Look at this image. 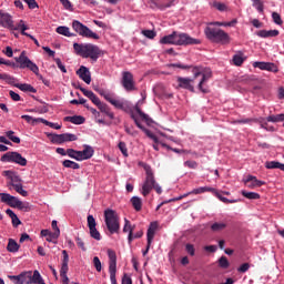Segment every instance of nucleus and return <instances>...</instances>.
Here are the masks:
<instances>
[{"instance_id":"nucleus-1","label":"nucleus","mask_w":284,"mask_h":284,"mask_svg":"<svg viewBox=\"0 0 284 284\" xmlns=\"http://www.w3.org/2000/svg\"><path fill=\"white\" fill-rule=\"evenodd\" d=\"M160 43L162 45H200L201 40L190 37L187 33L173 31L169 36H164Z\"/></svg>"},{"instance_id":"nucleus-2","label":"nucleus","mask_w":284,"mask_h":284,"mask_svg":"<svg viewBox=\"0 0 284 284\" xmlns=\"http://www.w3.org/2000/svg\"><path fill=\"white\" fill-rule=\"evenodd\" d=\"M73 50L78 57H82V59H91L94 63L99 61L100 57H103L104 52L97 44L87 43H73Z\"/></svg>"},{"instance_id":"nucleus-3","label":"nucleus","mask_w":284,"mask_h":284,"mask_svg":"<svg viewBox=\"0 0 284 284\" xmlns=\"http://www.w3.org/2000/svg\"><path fill=\"white\" fill-rule=\"evenodd\" d=\"M204 33L206 39H209V41H212V43H220L221 45H227L230 44V41H232V38H230V34L223 31V29L206 27L204 29Z\"/></svg>"},{"instance_id":"nucleus-4","label":"nucleus","mask_w":284,"mask_h":284,"mask_svg":"<svg viewBox=\"0 0 284 284\" xmlns=\"http://www.w3.org/2000/svg\"><path fill=\"white\" fill-rule=\"evenodd\" d=\"M104 223L110 234H119L121 223L119 222V214L114 210L108 209L104 211Z\"/></svg>"},{"instance_id":"nucleus-5","label":"nucleus","mask_w":284,"mask_h":284,"mask_svg":"<svg viewBox=\"0 0 284 284\" xmlns=\"http://www.w3.org/2000/svg\"><path fill=\"white\" fill-rule=\"evenodd\" d=\"M1 203H6L9 207H17L18 210H24V212H30V204L28 202H22L17 196L10 193H0Z\"/></svg>"},{"instance_id":"nucleus-6","label":"nucleus","mask_w":284,"mask_h":284,"mask_svg":"<svg viewBox=\"0 0 284 284\" xmlns=\"http://www.w3.org/2000/svg\"><path fill=\"white\" fill-rule=\"evenodd\" d=\"M192 73L194 74V79H197V77L202 75V79L199 83V90H201V92H203L204 94H207V92H210V90L207 88H204L203 85H205V83H207V81H210V79H212V69L205 68V69L201 70V68H199V67H193Z\"/></svg>"},{"instance_id":"nucleus-7","label":"nucleus","mask_w":284,"mask_h":284,"mask_svg":"<svg viewBox=\"0 0 284 284\" xmlns=\"http://www.w3.org/2000/svg\"><path fill=\"white\" fill-rule=\"evenodd\" d=\"M0 161L2 163H16L17 165H21V168H26V165H28V160L21 156V153L17 151H9L4 153Z\"/></svg>"},{"instance_id":"nucleus-8","label":"nucleus","mask_w":284,"mask_h":284,"mask_svg":"<svg viewBox=\"0 0 284 284\" xmlns=\"http://www.w3.org/2000/svg\"><path fill=\"white\" fill-rule=\"evenodd\" d=\"M145 181L142 184V191L141 194L144 196H148L152 190H154V185H156V180L154 179V172L152 171V168L146 166L145 168Z\"/></svg>"},{"instance_id":"nucleus-9","label":"nucleus","mask_w":284,"mask_h":284,"mask_svg":"<svg viewBox=\"0 0 284 284\" xmlns=\"http://www.w3.org/2000/svg\"><path fill=\"white\" fill-rule=\"evenodd\" d=\"M14 60L16 63L20 64L19 68H21V70H26L27 68L28 70L33 72V74L39 75V67L34 62H32L30 58L26 55V51H22L20 57L14 58Z\"/></svg>"},{"instance_id":"nucleus-10","label":"nucleus","mask_w":284,"mask_h":284,"mask_svg":"<svg viewBox=\"0 0 284 284\" xmlns=\"http://www.w3.org/2000/svg\"><path fill=\"white\" fill-rule=\"evenodd\" d=\"M73 30L80 34V37H85L87 39L99 40V34L94 33L90 28L81 23L79 20L72 22Z\"/></svg>"},{"instance_id":"nucleus-11","label":"nucleus","mask_w":284,"mask_h":284,"mask_svg":"<svg viewBox=\"0 0 284 284\" xmlns=\"http://www.w3.org/2000/svg\"><path fill=\"white\" fill-rule=\"evenodd\" d=\"M0 26H2V28H8L9 30H21L20 26H26V22H23V20H20L17 27H14L12 16H10V13L0 11Z\"/></svg>"},{"instance_id":"nucleus-12","label":"nucleus","mask_w":284,"mask_h":284,"mask_svg":"<svg viewBox=\"0 0 284 284\" xmlns=\"http://www.w3.org/2000/svg\"><path fill=\"white\" fill-rule=\"evenodd\" d=\"M98 93L100 94V97H103L105 101L111 103V105H114L118 110H123V108H125V103L123 102V100L116 99V95L114 93L105 91L103 89L98 90Z\"/></svg>"},{"instance_id":"nucleus-13","label":"nucleus","mask_w":284,"mask_h":284,"mask_svg":"<svg viewBox=\"0 0 284 284\" xmlns=\"http://www.w3.org/2000/svg\"><path fill=\"white\" fill-rule=\"evenodd\" d=\"M111 284H116V252L108 250Z\"/></svg>"},{"instance_id":"nucleus-14","label":"nucleus","mask_w":284,"mask_h":284,"mask_svg":"<svg viewBox=\"0 0 284 284\" xmlns=\"http://www.w3.org/2000/svg\"><path fill=\"white\" fill-rule=\"evenodd\" d=\"M122 88L126 90V92H134L136 90V84L134 83V75L130 71L122 72Z\"/></svg>"},{"instance_id":"nucleus-15","label":"nucleus","mask_w":284,"mask_h":284,"mask_svg":"<svg viewBox=\"0 0 284 284\" xmlns=\"http://www.w3.org/2000/svg\"><path fill=\"white\" fill-rule=\"evenodd\" d=\"M4 176H7V179L9 180V182L7 183V187H9V190H12V187H17V185H21V178L19 176V174L12 172V171H4L3 172Z\"/></svg>"},{"instance_id":"nucleus-16","label":"nucleus","mask_w":284,"mask_h":284,"mask_svg":"<svg viewBox=\"0 0 284 284\" xmlns=\"http://www.w3.org/2000/svg\"><path fill=\"white\" fill-rule=\"evenodd\" d=\"M131 119H133L135 125L142 130V132H144L146 134V136L149 139H152V141H154V143H159V138L156 136V134L152 133V131L145 129L141 122L139 121V118H136V115L134 113H131Z\"/></svg>"},{"instance_id":"nucleus-17","label":"nucleus","mask_w":284,"mask_h":284,"mask_svg":"<svg viewBox=\"0 0 284 284\" xmlns=\"http://www.w3.org/2000/svg\"><path fill=\"white\" fill-rule=\"evenodd\" d=\"M156 230H159V222H151L146 232V243L148 247L152 246V241H154V236L156 234Z\"/></svg>"},{"instance_id":"nucleus-18","label":"nucleus","mask_w":284,"mask_h":284,"mask_svg":"<svg viewBox=\"0 0 284 284\" xmlns=\"http://www.w3.org/2000/svg\"><path fill=\"white\" fill-rule=\"evenodd\" d=\"M77 74L88 85H90V83H92V75H91L90 69H88V67L81 65L80 69L77 71Z\"/></svg>"},{"instance_id":"nucleus-19","label":"nucleus","mask_w":284,"mask_h":284,"mask_svg":"<svg viewBox=\"0 0 284 284\" xmlns=\"http://www.w3.org/2000/svg\"><path fill=\"white\" fill-rule=\"evenodd\" d=\"M253 68H258V70H266L267 72H278V67L273 62H254Z\"/></svg>"},{"instance_id":"nucleus-20","label":"nucleus","mask_w":284,"mask_h":284,"mask_svg":"<svg viewBox=\"0 0 284 284\" xmlns=\"http://www.w3.org/2000/svg\"><path fill=\"white\" fill-rule=\"evenodd\" d=\"M244 183L246 186H248L251 190H254V187H262V185H265L264 181H260L254 175H247V178L244 180Z\"/></svg>"},{"instance_id":"nucleus-21","label":"nucleus","mask_w":284,"mask_h":284,"mask_svg":"<svg viewBox=\"0 0 284 284\" xmlns=\"http://www.w3.org/2000/svg\"><path fill=\"white\" fill-rule=\"evenodd\" d=\"M205 192H216V189L212 186H200L197 189L192 190L191 192L184 194L176 199V201H181V199H185V196H190V194H205Z\"/></svg>"},{"instance_id":"nucleus-22","label":"nucleus","mask_w":284,"mask_h":284,"mask_svg":"<svg viewBox=\"0 0 284 284\" xmlns=\"http://www.w3.org/2000/svg\"><path fill=\"white\" fill-rule=\"evenodd\" d=\"M79 90L82 91V93L84 94V97H87L88 99H90V101H92V103L94 105H97V108L100 106V104L102 103L101 100L99 99V97H97V94H94V92L87 90L83 87H80Z\"/></svg>"},{"instance_id":"nucleus-23","label":"nucleus","mask_w":284,"mask_h":284,"mask_svg":"<svg viewBox=\"0 0 284 284\" xmlns=\"http://www.w3.org/2000/svg\"><path fill=\"white\" fill-rule=\"evenodd\" d=\"M62 256H63V260H62V266L60 270V276H65L68 275V271H69L68 263H70V256L68 255V251L63 250Z\"/></svg>"},{"instance_id":"nucleus-24","label":"nucleus","mask_w":284,"mask_h":284,"mask_svg":"<svg viewBox=\"0 0 284 284\" xmlns=\"http://www.w3.org/2000/svg\"><path fill=\"white\" fill-rule=\"evenodd\" d=\"M280 31L274 29V30H260L256 32V36L260 37L261 39H272L274 37H278Z\"/></svg>"},{"instance_id":"nucleus-25","label":"nucleus","mask_w":284,"mask_h":284,"mask_svg":"<svg viewBox=\"0 0 284 284\" xmlns=\"http://www.w3.org/2000/svg\"><path fill=\"white\" fill-rule=\"evenodd\" d=\"M192 79L189 78H178V82L180 88H183L184 90H190V92H194V87L192 85Z\"/></svg>"},{"instance_id":"nucleus-26","label":"nucleus","mask_w":284,"mask_h":284,"mask_svg":"<svg viewBox=\"0 0 284 284\" xmlns=\"http://www.w3.org/2000/svg\"><path fill=\"white\" fill-rule=\"evenodd\" d=\"M92 156H94V149L90 145H84V149L80 151V159L88 161V159H92Z\"/></svg>"},{"instance_id":"nucleus-27","label":"nucleus","mask_w":284,"mask_h":284,"mask_svg":"<svg viewBox=\"0 0 284 284\" xmlns=\"http://www.w3.org/2000/svg\"><path fill=\"white\" fill-rule=\"evenodd\" d=\"M64 121H69V123H73V125H83L85 118H83V115L65 116Z\"/></svg>"},{"instance_id":"nucleus-28","label":"nucleus","mask_w":284,"mask_h":284,"mask_svg":"<svg viewBox=\"0 0 284 284\" xmlns=\"http://www.w3.org/2000/svg\"><path fill=\"white\" fill-rule=\"evenodd\" d=\"M14 88H18V90H21V92H31L32 94H37V89H34V87H32V84L17 83V84H14Z\"/></svg>"},{"instance_id":"nucleus-29","label":"nucleus","mask_w":284,"mask_h":284,"mask_svg":"<svg viewBox=\"0 0 284 284\" xmlns=\"http://www.w3.org/2000/svg\"><path fill=\"white\" fill-rule=\"evenodd\" d=\"M123 232H129V236H128V241L129 243H132V241H134V227H132V225L130 224V222L128 221V219H125V224L123 227Z\"/></svg>"},{"instance_id":"nucleus-30","label":"nucleus","mask_w":284,"mask_h":284,"mask_svg":"<svg viewBox=\"0 0 284 284\" xmlns=\"http://www.w3.org/2000/svg\"><path fill=\"white\" fill-rule=\"evenodd\" d=\"M98 109L100 110V112H103V114H105L106 116H109V119L113 120L114 119V112H112V110L110 109V106L105 103H101Z\"/></svg>"},{"instance_id":"nucleus-31","label":"nucleus","mask_w":284,"mask_h":284,"mask_svg":"<svg viewBox=\"0 0 284 284\" xmlns=\"http://www.w3.org/2000/svg\"><path fill=\"white\" fill-rule=\"evenodd\" d=\"M266 170H282L284 172V164L276 161H268L265 163Z\"/></svg>"},{"instance_id":"nucleus-32","label":"nucleus","mask_w":284,"mask_h":284,"mask_svg":"<svg viewBox=\"0 0 284 284\" xmlns=\"http://www.w3.org/2000/svg\"><path fill=\"white\" fill-rule=\"evenodd\" d=\"M131 204L135 212H141V210H143V201L139 196H133L131 199Z\"/></svg>"},{"instance_id":"nucleus-33","label":"nucleus","mask_w":284,"mask_h":284,"mask_svg":"<svg viewBox=\"0 0 284 284\" xmlns=\"http://www.w3.org/2000/svg\"><path fill=\"white\" fill-rule=\"evenodd\" d=\"M20 28H21V34H22L23 37H28L29 39H31V41H33V43L39 48V45H40V44H39V40H37V38H34V36H32V34L26 32V30L29 29L28 26H26V24H20Z\"/></svg>"},{"instance_id":"nucleus-34","label":"nucleus","mask_w":284,"mask_h":284,"mask_svg":"<svg viewBox=\"0 0 284 284\" xmlns=\"http://www.w3.org/2000/svg\"><path fill=\"white\" fill-rule=\"evenodd\" d=\"M31 284H45V281H43V277L39 271L31 273Z\"/></svg>"},{"instance_id":"nucleus-35","label":"nucleus","mask_w":284,"mask_h":284,"mask_svg":"<svg viewBox=\"0 0 284 284\" xmlns=\"http://www.w3.org/2000/svg\"><path fill=\"white\" fill-rule=\"evenodd\" d=\"M0 79L9 85H17V79L8 73H0Z\"/></svg>"},{"instance_id":"nucleus-36","label":"nucleus","mask_w":284,"mask_h":284,"mask_svg":"<svg viewBox=\"0 0 284 284\" xmlns=\"http://www.w3.org/2000/svg\"><path fill=\"white\" fill-rule=\"evenodd\" d=\"M22 284H32V271H26L20 274Z\"/></svg>"},{"instance_id":"nucleus-37","label":"nucleus","mask_w":284,"mask_h":284,"mask_svg":"<svg viewBox=\"0 0 284 284\" xmlns=\"http://www.w3.org/2000/svg\"><path fill=\"white\" fill-rule=\"evenodd\" d=\"M241 194L242 196L248 199L250 201H258V199H261V194L256 192L242 191Z\"/></svg>"},{"instance_id":"nucleus-38","label":"nucleus","mask_w":284,"mask_h":284,"mask_svg":"<svg viewBox=\"0 0 284 284\" xmlns=\"http://www.w3.org/2000/svg\"><path fill=\"white\" fill-rule=\"evenodd\" d=\"M266 121L268 123H281L284 121V113H281V114H276V115H268L266 118Z\"/></svg>"},{"instance_id":"nucleus-39","label":"nucleus","mask_w":284,"mask_h":284,"mask_svg":"<svg viewBox=\"0 0 284 284\" xmlns=\"http://www.w3.org/2000/svg\"><path fill=\"white\" fill-rule=\"evenodd\" d=\"M67 154L68 156H70V159H74L75 161H82L81 151H77L74 149H68Z\"/></svg>"},{"instance_id":"nucleus-40","label":"nucleus","mask_w":284,"mask_h":284,"mask_svg":"<svg viewBox=\"0 0 284 284\" xmlns=\"http://www.w3.org/2000/svg\"><path fill=\"white\" fill-rule=\"evenodd\" d=\"M7 250L8 252H19V243H17V241L10 239L7 245Z\"/></svg>"},{"instance_id":"nucleus-41","label":"nucleus","mask_w":284,"mask_h":284,"mask_svg":"<svg viewBox=\"0 0 284 284\" xmlns=\"http://www.w3.org/2000/svg\"><path fill=\"white\" fill-rule=\"evenodd\" d=\"M135 111L139 114V116L142 119V121H144L149 125H150V123H152V119L150 118V115H148L143 111H141V108L135 106Z\"/></svg>"},{"instance_id":"nucleus-42","label":"nucleus","mask_w":284,"mask_h":284,"mask_svg":"<svg viewBox=\"0 0 284 284\" xmlns=\"http://www.w3.org/2000/svg\"><path fill=\"white\" fill-rule=\"evenodd\" d=\"M63 168H70L71 170H79L81 165L79 163L71 161V160H64L62 162Z\"/></svg>"},{"instance_id":"nucleus-43","label":"nucleus","mask_w":284,"mask_h":284,"mask_svg":"<svg viewBox=\"0 0 284 284\" xmlns=\"http://www.w3.org/2000/svg\"><path fill=\"white\" fill-rule=\"evenodd\" d=\"M227 227V224L221 222H215L211 225V230L212 232H223V230H225Z\"/></svg>"},{"instance_id":"nucleus-44","label":"nucleus","mask_w":284,"mask_h":284,"mask_svg":"<svg viewBox=\"0 0 284 284\" xmlns=\"http://www.w3.org/2000/svg\"><path fill=\"white\" fill-rule=\"evenodd\" d=\"M184 250L189 256H196V248L194 247V244L186 243L184 245Z\"/></svg>"},{"instance_id":"nucleus-45","label":"nucleus","mask_w":284,"mask_h":284,"mask_svg":"<svg viewBox=\"0 0 284 284\" xmlns=\"http://www.w3.org/2000/svg\"><path fill=\"white\" fill-rule=\"evenodd\" d=\"M89 233L91 239H94L95 241H101V233L99 232V230H97V226L89 229Z\"/></svg>"},{"instance_id":"nucleus-46","label":"nucleus","mask_w":284,"mask_h":284,"mask_svg":"<svg viewBox=\"0 0 284 284\" xmlns=\"http://www.w3.org/2000/svg\"><path fill=\"white\" fill-rule=\"evenodd\" d=\"M51 227L54 230L52 239H59V236H61V230H59V226L57 225V220L51 222Z\"/></svg>"},{"instance_id":"nucleus-47","label":"nucleus","mask_w":284,"mask_h":284,"mask_svg":"<svg viewBox=\"0 0 284 284\" xmlns=\"http://www.w3.org/2000/svg\"><path fill=\"white\" fill-rule=\"evenodd\" d=\"M55 31L58 34H62L63 37H72V33H70V28L68 27H58Z\"/></svg>"},{"instance_id":"nucleus-48","label":"nucleus","mask_w":284,"mask_h":284,"mask_svg":"<svg viewBox=\"0 0 284 284\" xmlns=\"http://www.w3.org/2000/svg\"><path fill=\"white\" fill-rule=\"evenodd\" d=\"M260 125L263 130H266V132H276V129L274 126H270L263 118L260 120Z\"/></svg>"},{"instance_id":"nucleus-49","label":"nucleus","mask_w":284,"mask_h":284,"mask_svg":"<svg viewBox=\"0 0 284 284\" xmlns=\"http://www.w3.org/2000/svg\"><path fill=\"white\" fill-rule=\"evenodd\" d=\"M79 138L72 133H62V143H67L68 141H77Z\"/></svg>"},{"instance_id":"nucleus-50","label":"nucleus","mask_w":284,"mask_h":284,"mask_svg":"<svg viewBox=\"0 0 284 284\" xmlns=\"http://www.w3.org/2000/svg\"><path fill=\"white\" fill-rule=\"evenodd\" d=\"M212 6H213V8L219 10L220 12H226V10H227V4H225L223 2L214 1L212 3Z\"/></svg>"},{"instance_id":"nucleus-51","label":"nucleus","mask_w":284,"mask_h":284,"mask_svg":"<svg viewBox=\"0 0 284 284\" xmlns=\"http://www.w3.org/2000/svg\"><path fill=\"white\" fill-rule=\"evenodd\" d=\"M6 136L9 138V141L12 143H21V138L14 135V131H7Z\"/></svg>"},{"instance_id":"nucleus-52","label":"nucleus","mask_w":284,"mask_h":284,"mask_svg":"<svg viewBox=\"0 0 284 284\" xmlns=\"http://www.w3.org/2000/svg\"><path fill=\"white\" fill-rule=\"evenodd\" d=\"M256 121H258V120L253 119V118H246V119L235 120L234 123L235 124H247V123H256Z\"/></svg>"},{"instance_id":"nucleus-53","label":"nucleus","mask_w":284,"mask_h":284,"mask_svg":"<svg viewBox=\"0 0 284 284\" xmlns=\"http://www.w3.org/2000/svg\"><path fill=\"white\" fill-rule=\"evenodd\" d=\"M219 266L222 267V270H227V267H230V261H227V257L222 256L219 260Z\"/></svg>"},{"instance_id":"nucleus-54","label":"nucleus","mask_w":284,"mask_h":284,"mask_svg":"<svg viewBox=\"0 0 284 284\" xmlns=\"http://www.w3.org/2000/svg\"><path fill=\"white\" fill-rule=\"evenodd\" d=\"M244 61H245V59H243V55H241V54L233 55L234 65L241 67V65H243Z\"/></svg>"},{"instance_id":"nucleus-55","label":"nucleus","mask_w":284,"mask_h":284,"mask_svg":"<svg viewBox=\"0 0 284 284\" xmlns=\"http://www.w3.org/2000/svg\"><path fill=\"white\" fill-rule=\"evenodd\" d=\"M51 142L55 143L57 145H61V143H63L62 134H51Z\"/></svg>"},{"instance_id":"nucleus-56","label":"nucleus","mask_w":284,"mask_h":284,"mask_svg":"<svg viewBox=\"0 0 284 284\" xmlns=\"http://www.w3.org/2000/svg\"><path fill=\"white\" fill-rule=\"evenodd\" d=\"M184 168H189L190 170H196V168H199V163L194 160H187L184 162Z\"/></svg>"},{"instance_id":"nucleus-57","label":"nucleus","mask_w":284,"mask_h":284,"mask_svg":"<svg viewBox=\"0 0 284 284\" xmlns=\"http://www.w3.org/2000/svg\"><path fill=\"white\" fill-rule=\"evenodd\" d=\"M118 148H119L120 152H122L123 156H125V158L129 156L128 144H125V142H119Z\"/></svg>"},{"instance_id":"nucleus-58","label":"nucleus","mask_w":284,"mask_h":284,"mask_svg":"<svg viewBox=\"0 0 284 284\" xmlns=\"http://www.w3.org/2000/svg\"><path fill=\"white\" fill-rule=\"evenodd\" d=\"M13 190L17 191L21 196H28V191L23 190V184L16 185Z\"/></svg>"},{"instance_id":"nucleus-59","label":"nucleus","mask_w":284,"mask_h":284,"mask_svg":"<svg viewBox=\"0 0 284 284\" xmlns=\"http://www.w3.org/2000/svg\"><path fill=\"white\" fill-rule=\"evenodd\" d=\"M142 34L146 37V39H154L156 37V31L154 30H143Z\"/></svg>"},{"instance_id":"nucleus-60","label":"nucleus","mask_w":284,"mask_h":284,"mask_svg":"<svg viewBox=\"0 0 284 284\" xmlns=\"http://www.w3.org/2000/svg\"><path fill=\"white\" fill-rule=\"evenodd\" d=\"M272 19L274 23H276V26H283V20L281 19V14H278L277 12L272 13Z\"/></svg>"},{"instance_id":"nucleus-61","label":"nucleus","mask_w":284,"mask_h":284,"mask_svg":"<svg viewBox=\"0 0 284 284\" xmlns=\"http://www.w3.org/2000/svg\"><path fill=\"white\" fill-rule=\"evenodd\" d=\"M87 223H88V227L89 230L92 229V227H95L97 225V220H94V216L93 215H88L87 217Z\"/></svg>"},{"instance_id":"nucleus-62","label":"nucleus","mask_w":284,"mask_h":284,"mask_svg":"<svg viewBox=\"0 0 284 284\" xmlns=\"http://www.w3.org/2000/svg\"><path fill=\"white\" fill-rule=\"evenodd\" d=\"M8 278L14 284H23L21 275H8Z\"/></svg>"},{"instance_id":"nucleus-63","label":"nucleus","mask_w":284,"mask_h":284,"mask_svg":"<svg viewBox=\"0 0 284 284\" xmlns=\"http://www.w3.org/2000/svg\"><path fill=\"white\" fill-rule=\"evenodd\" d=\"M93 265H94L97 272H101L102 266H101V260L99 258V256L93 257Z\"/></svg>"},{"instance_id":"nucleus-64","label":"nucleus","mask_w":284,"mask_h":284,"mask_svg":"<svg viewBox=\"0 0 284 284\" xmlns=\"http://www.w3.org/2000/svg\"><path fill=\"white\" fill-rule=\"evenodd\" d=\"M122 284H132V277H130V275H128V273L123 274Z\"/></svg>"}]
</instances>
